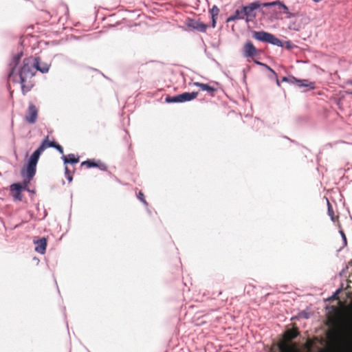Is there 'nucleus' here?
I'll use <instances>...</instances> for the list:
<instances>
[{
  "label": "nucleus",
  "instance_id": "7ed1b4c3",
  "mask_svg": "<svg viewBox=\"0 0 352 352\" xmlns=\"http://www.w3.org/2000/svg\"><path fill=\"white\" fill-rule=\"evenodd\" d=\"M58 144L56 142H50L47 136L41 142L39 147L30 156L27 166L21 170V175H26L28 180H32L36 174V165L41 153L47 148H55Z\"/></svg>",
  "mask_w": 352,
  "mask_h": 352
},
{
  "label": "nucleus",
  "instance_id": "4468645a",
  "mask_svg": "<svg viewBox=\"0 0 352 352\" xmlns=\"http://www.w3.org/2000/svg\"><path fill=\"white\" fill-rule=\"evenodd\" d=\"M37 64L35 66L36 72L40 71L42 73H47L50 69V65L46 63H41L40 58H36Z\"/></svg>",
  "mask_w": 352,
  "mask_h": 352
},
{
  "label": "nucleus",
  "instance_id": "1a4fd4ad",
  "mask_svg": "<svg viewBox=\"0 0 352 352\" xmlns=\"http://www.w3.org/2000/svg\"><path fill=\"white\" fill-rule=\"evenodd\" d=\"M188 28L200 32H206L208 25L195 19L188 18L186 23Z\"/></svg>",
  "mask_w": 352,
  "mask_h": 352
},
{
  "label": "nucleus",
  "instance_id": "f8f14e48",
  "mask_svg": "<svg viewBox=\"0 0 352 352\" xmlns=\"http://www.w3.org/2000/svg\"><path fill=\"white\" fill-rule=\"evenodd\" d=\"M198 96V92H185L178 95L179 102H184L195 99Z\"/></svg>",
  "mask_w": 352,
  "mask_h": 352
},
{
  "label": "nucleus",
  "instance_id": "4be33fe9",
  "mask_svg": "<svg viewBox=\"0 0 352 352\" xmlns=\"http://www.w3.org/2000/svg\"><path fill=\"white\" fill-rule=\"evenodd\" d=\"M138 198L142 201L143 202L145 205H147V202L145 200V198H144V193L142 192V191H140L138 194Z\"/></svg>",
  "mask_w": 352,
  "mask_h": 352
},
{
  "label": "nucleus",
  "instance_id": "0eeeda50",
  "mask_svg": "<svg viewBox=\"0 0 352 352\" xmlns=\"http://www.w3.org/2000/svg\"><path fill=\"white\" fill-rule=\"evenodd\" d=\"M22 176L23 177H25V179H26V180L24 182L23 185L19 184V183H16V184L11 185V186H10L11 190L13 192V197L15 200H19V201L21 200L22 195H21V191L22 189L25 188L28 186V184L31 181V180H30V181L28 180V178L27 177L25 174V176H23V175H22Z\"/></svg>",
  "mask_w": 352,
  "mask_h": 352
},
{
  "label": "nucleus",
  "instance_id": "412c9836",
  "mask_svg": "<svg viewBox=\"0 0 352 352\" xmlns=\"http://www.w3.org/2000/svg\"><path fill=\"white\" fill-rule=\"evenodd\" d=\"M166 101L167 102H179L178 95L173 97L168 96L166 98Z\"/></svg>",
  "mask_w": 352,
  "mask_h": 352
},
{
  "label": "nucleus",
  "instance_id": "dca6fc26",
  "mask_svg": "<svg viewBox=\"0 0 352 352\" xmlns=\"http://www.w3.org/2000/svg\"><path fill=\"white\" fill-rule=\"evenodd\" d=\"M276 5H278L280 7H281L283 9L284 13L289 14L287 6L279 1L263 3V7H272V6H274Z\"/></svg>",
  "mask_w": 352,
  "mask_h": 352
},
{
  "label": "nucleus",
  "instance_id": "6ab92c4d",
  "mask_svg": "<svg viewBox=\"0 0 352 352\" xmlns=\"http://www.w3.org/2000/svg\"><path fill=\"white\" fill-rule=\"evenodd\" d=\"M210 12L211 16L217 17L219 13V9L217 6H213Z\"/></svg>",
  "mask_w": 352,
  "mask_h": 352
},
{
  "label": "nucleus",
  "instance_id": "423d86ee",
  "mask_svg": "<svg viewBox=\"0 0 352 352\" xmlns=\"http://www.w3.org/2000/svg\"><path fill=\"white\" fill-rule=\"evenodd\" d=\"M243 15L245 16L246 22L252 21L256 16V10L263 7V3H261L259 1H254L250 4L243 6Z\"/></svg>",
  "mask_w": 352,
  "mask_h": 352
},
{
  "label": "nucleus",
  "instance_id": "c756f323",
  "mask_svg": "<svg viewBox=\"0 0 352 352\" xmlns=\"http://www.w3.org/2000/svg\"><path fill=\"white\" fill-rule=\"evenodd\" d=\"M348 94H351L352 96V91H346Z\"/></svg>",
  "mask_w": 352,
  "mask_h": 352
},
{
  "label": "nucleus",
  "instance_id": "6e6552de",
  "mask_svg": "<svg viewBox=\"0 0 352 352\" xmlns=\"http://www.w3.org/2000/svg\"><path fill=\"white\" fill-rule=\"evenodd\" d=\"M38 115V108L33 103H30L25 117V121L29 124H34L36 122Z\"/></svg>",
  "mask_w": 352,
  "mask_h": 352
},
{
  "label": "nucleus",
  "instance_id": "2eb2a0df",
  "mask_svg": "<svg viewBox=\"0 0 352 352\" xmlns=\"http://www.w3.org/2000/svg\"><path fill=\"white\" fill-rule=\"evenodd\" d=\"M81 166H85L87 168L98 167L100 168L101 162L95 161L94 160H88L81 163Z\"/></svg>",
  "mask_w": 352,
  "mask_h": 352
},
{
  "label": "nucleus",
  "instance_id": "b1692460",
  "mask_svg": "<svg viewBox=\"0 0 352 352\" xmlns=\"http://www.w3.org/2000/svg\"><path fill=\"white\" fill-rule=\"evenodd\" d=\"M340 233L342 240H343V247L346 246L347 244V242H346V238L345 234L342 230H340Z\"/></svg>",
  "mask_w": 352,
  "mask_h": 352
},
{
  "label": "nucleus",
  "instance_id": "20e7f679",
  "mask_svg": "<svg viewBox=\"0 0 352 352\" xmlns=\"http://www.w3.org/2000/svg\"><path fill=\"white\" fill-rule=\"evenodd\" d=\"M252 36L259 41L268 43L276 46H283V43L279 38H276L272 34L265 31H254L252 32Z\"/></svg>",
  "mask_w": 352,
  "mask_h": 352
},
{
  "label": "nucleus",
  "instance_id": "a878e982",
  "mask_svg": "<svg viewBox=\"0 0 352 352\" xmlns=\"http://www.w3.org/2000/svg\"><path fill=\"white\" fill-rule=\"evenodd\" d=\"M55 148L61 154H63V148L60 144H57Z\"/></svg>",
  "mask_w": 352,
  "mask_h": 352
},
{
  "label": "nucleus",
  "instance_id": "39448f33",
  "mask_svg": "<svg viewBox=\"0 0 352 352\" xmlns=\"http://www.w3.org/2000/svg\"><path fill=\"white\" fill-rule=\"evenodd\" d=\"M243 53L244 57L247 58H252L256 65H263L261 62L254 60L255 57L260 55V50L254 45L252 41H248L244 44L243 47Z\"/></svg>",
  "mask_w": 352,
  "mask_h": 352
},
{
  "label": "nucleus",
  "instance_id": "7c9ffc66",
  "mask_svg": "<svg viewBox=\"0 0 352 352\" xmlns=\"http://www.w3.org/2000/svg\"><path fill=\"white\" fill-rule=\"evenodd\" d=\"M314 2H319L321 0H313Z\"/></svg>",
  "mask_w": 352,
  "mask_h": 352
},
{
  "label": "nucleus",
  "instance_id": "aec40b11",
  "mask_svg": "<svg viewBox=\"0 0 352 352\" xmlns=\"http://www.w3.org/2000/svg\"><path fill=\"white\" fill-rule=\"evenodd\" d=\"M327 204H328V213H329V215L331 217V219L333 221H335V216H334V212L331 208V206L330 204V203L329 202V201H327Z\"/></svg>",
  "mask_w": 352,
  "mask_h": 352
},
{
  "label": "nucleus",
  "instance_id": "a211bd4d",
  "mask_svg": "<svg viewBox=\"0 0 352 352\" xmlns=\"http://www.w3.org/2000/svg\"><path fill=\"white\" fill-rule=\"evenodd\" d=\"M243 14H245L243 12V7L242 6L240 9H237L235 12H234V15L236 16V18L238 19V20H242V19H245V16L243 15Z\"/></svg>",
  "mask_w": 352,
  "mask_h": 352
},
{
  "label": "nucleus",
  "instance_id": "2f4dec72",
  "mask_svg": "<svg viewBox=\"0 0 352 352\" xmlns=\"http://www.w3.org/2000/svg\"><path fill=\"white\" fill-rule=\"evenodd\" d=\"M277 84H278V85H280L278 80H277Z\"/></svg>",
  "mask_w": 352,
  "mask_h": 352
},
{
  "label": "nucleus",
  "instance_id": "9b49d317",
  "mask_svg": "<svg viewBox=\"0 0 352 352\" xmlns=\"http://www.w3.org/2000/svg\"><path fill=\"white\" fill-rule=\"evenodd\" d=\"M292 82H296L299 87H308L309 89H315V83L307 79L299 80L295 77H292Z\"/></svg>",
  "mask_w": 352,
  "mask_h": 352
},
{
  "label": "nucleus",
  "instance_id": "f03ea898",
  "mask_svg": "<svg viewBox=\"0 0 352 352\" xmlns=\"http://www.w3.org/2000/svg\"><path fill=\"white\" fill-rule=\"evenodd\" d=\"M22 54H17L13 56L10 63V72L8 74V80L14 83H19L23 95L29 92L34 86V76L36 74L35 66L37 64L36 57L29 56L23 59L22 65L16 69Z\"/></svg>",
  "mask_w": 352,
  "mask_h": 352
},
{
  "label": "nucleus",
  "instance_id": "bb28decb",
  "mask_svg": "<svg viewBox=\"0 0 352 352\" xmlns=\"http://www.w3.org/2000/svg\"><path fill=\"white\" fill-rule=\"evenodd\" d=\"M216 26V17L212 16V27L215 28Z\"/></svg>",
  "mask_w": 352,
  "mask_h": 352
},
{
  "label": "nucleus",
  "instance_id": "ddd939ff",
  "mask_svg": "<svg viewBox=\"0 0 352 352\" xmlns=\"http://www.w3.org/2000/svg\"><path fill=\"white\" fill-rule=\"evenodd\" d=\"M194 85L199 87L202 91H206L210 93L212 96L214 95V93L217 91V89L208 85L199 82H194Z\"/></svg>",
  "mask_w": 352,
  "mask_h": 352
},
{
  "label": "nucleus",
  "instance_id": "c85d7f7f",
  "mask_svg": "<svg viewBox=\"0 0 352 352\" xmlns=\"http://www.w3.org/2000/svg\"><path fill=\"white\" fill-rule=\"evenodd\" d=\"M348 84L352 86V80H349Z\"/></svg>",
  "mask_w": 352,
  "mask_h": 352
},
{
  "label": "nucleus",
  "instance_id": "f3484780",
  "mask_svg": "<svg viewBox=\"0 0 352 352\" xmlns=\"http://www.w3.org/2000/svg\"><path fill=\"white\" fill-rule=\"evenodd\" d=\"M63 160L65 164H76L79 162V157H76L74 154H69L68 155H63Z\"/></svg>",
  "mask_w": 352,
  "mask_h": 352
},
{
  "label": "nucleus",
  "instance_id": "cd10ccee",
  "mask_svg": "<svg viewBox=\"0 0 352 352\" xmlns=\"http://www.w3.org/2000/svg\"><path fill=\"white\" fill-rule=\"evenodd\" d=\"M282 81L287 82L288 81V78L287 77H283V79H282Z\"/></svg>",
  "mask_w": 352,
  "mask_h": 352
},
{
  "label": "nucleus",
  "instance_id": "393cba45",
  "mask_svg": "<svg viewBox=\"0 0 352 352\" xmlns=\"http://www.w3.org/2000/svg\"><path fill=\"white\" fill-rule=\"evenodd\" d=\"M236 20H238V19L236 18L235 15H234V14H233V15H232V16H229V17L227 19L226 21H227V22H230V21H236Z\"/></svg>",
  "mask_w": 352,
  "mask_h": 352
},
{
  "label": "nucleus",
  "instance_id": "f257e3e1",
  "mask_svg": "<svg viewBox=\"0 0 352 352\" xmlns=\"http://www.w3.org/2000/svg\"><path fill=\"white\" fill-rule=\"evenodd\" d=\"M296 329H289L285 333V340L278 344L280 352H300L295 344L289 342L296 338ZM331 340L329 347L322 352H352V320L336 327L330 333Z\"/></svg>",
  "mask_w": 352,
  "mask_h": 352
},
{
  "label": "nucleus",
  "instance_id": "5701e85b",
  "mask_svg": "<svg viewBox=\"0 0 352 352\" xmlns=\"http://www.w3.org/2000/svg\"><path fill=\"white\" fill-rule=\"evenodd\" d=\"M65 175L69 182L72 180V175L71 172L69 170L68 167H65Z\"/></svg>",
  "mask_w": 352,
  "mask_h": 352
},
{
  "label": "nucleus",
  "instance_id": "9d476101",
  "mask_svg": "<svg viewBox=\"0 0 352 352\" xmlns=\"http://www.w3.org/2000/svg\"><path fill=\"white\" fill-rule=\"evenodd\" d=\"M34 243L36 245L34 250L36 252L40 254H44L47 248V240L45 238L43 237L34 241Z\"/></svg>",
  "mask_w": 352,
  "mask_h": 352
}]
</instances>
